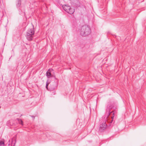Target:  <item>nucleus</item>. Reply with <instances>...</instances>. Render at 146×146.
I'll return each instance as SVG.
<instances>
[{
	"instance_id": "1",
	"label": "nucleus",
	"mask_w": 146,
	"mask_h": 146,
	"mask_svg": "<svg viewBox=\"0 0 146 146\" xmlns=\"http://www.w3.org/2000/svg\"><path fill=\"white\" fill-rule=\"evenodd\" d=\"M80 34L83 36H86L90 34L91 31L90 27L87 26H82L80 29Z\"/></svg>"
},
{
	"instance_id": "2",
	"label": "nucleus",
	"mask_w": 146,
	"mask_h": 146,
	"mask_svg": "<svg viewBox=\"0 0 146 146\" xmlns=\"http://www.w3.org/2000/svg\"><path fill=\"white\" fill-rule=\"evenodd\" d=\"M34 33L33 28L32 29H29L27 30L26 36L28 40L29 41L32 40Z\"/></svg>"
},
{
	"instance_id": "3",
	"label": "nucleus",
	"mask_w": 146,
	"mask_h": 146,
	"mask_svg": "<svg viewBox=\"0 0 146 146\" xmlns=\"http://www.w3.org/2000/svg\"><path fill=\"white\" fill-rule=\"evenodd\" d=\"M62 7L65 11L70 14H72L74 12V10L67 5H63Z\"/></svg>"
},
{
	"instance_id": "4",
	"label": "nucleus",
	"mask_w": 146,
	"mask_h": 146,
	"mask_svg": "<svg viewBox=\"0 0 146 146\" xmlns=\"http://www.w3.org/2000/svg\"><path fill=\"white\" fill-rule=\"evenodd\" d=\"M107 127V124L105 122H104L102 124H101L100 126V129L101 130H104Z\"/></svg>"
},
{
	"instance_id": "5",
	"label": "nucleus",
	"mask_w": 146,
	"mask_h": 146,
	"mask_svg": "<svg viewBox=\"0 0 146 146\" xmlns=\"http://www.w3.org/2000/svg\"><path fill=\"white\" fill-rule=\"evenodd\" d=\"M52 70H53L52 69H49L48 71L46 72V76L48 78H49L50 76L51 75L50 72Z\"/></svg>"
},
{
	"instance_id": "6",
	"label": "nucleus",
	"mask_w": 146,
	"mask_h": 146,
	"mask_svg": "<svg viewBox=\"0 0 146 146\" xmlns=\"http://www.w3.org/2000/svg\"><path fill=\"white\" fill-rule=\"evenodd\" d=\"M11 142H12V143L11 144V145L12 146L13 144V146H14L15 143H16V140L15 139H12L11 140Z\"/></svg>"
},
{
	"instance_id": "7",
	"label": "nucleus",
	"mask_w": 146,
	"mask_h": 146,
	"mask_svg": "<svg viewBox=\"0 0 146 146\" xmlns=\"http://www.w3.org/2000/svg\"><path fill=\"white\" fill-rule=\"evenodd\" d=\"M18 3L17 5V6L19 7L21 5V0H17Z\"/></svg>"
},
{
	"instance_id": "8",
	"label": "nucleus",
	"mask_w": 146,
	"mask_h": 146,
	"mask_svg": "<svg viewBox=\"0 0 146 146\" xmlns=\"http://www.w3.org/2000/svg\"><path fill=\"white\" fill-rule=\"evenodd\" d=\"M0 146H4V143L3 141H0Z\"/></svg>"
},
{
	"instance_id": "9",
	"label": "nucleus",
	"mask_w": 146,
	"mask_h": 146,
	"mask_svg": "<svg viewBox=\"0 0 146 146\" xmlns=\"http://www.w3.org/2000/svg\"><path fill=\"white\" fill-rule=\"evenodd\" d=\"M18 121L19 123L20 124H21L22 125H23V121L21 119H18Z\"/></svg>"
},
{
	"instance_id": "10",
	"label": "nucleus",
	"mask_w": 146,
	"mask_h": 146,
	"mask_svg": "<svg viewBox=\"0 0 146 146\" xmlns=\"http://www.w3.org/2000/svg\"><path fill=\"white\" fill-rule=\"evenodd\" d=\"M50 83L49 82H48V81H47V82H46V88L48 90V86L49 84Z\"/></svg>"
},
{
	"instance_id": "11",
	"label": "nucleus",
	"mask_w": 146,
	"mask_h": 146,
	"mask_svg": "<svg viewBox=\"0 0 146 146\" xmlns=\"http://www.w3.org/2000/svg\"><path fill=\"white\" fill-rule=\"evenodd\" d=\"M107 111H108V113L109 115L110 114V109L109 108L108 106L107 107V109L106 110Z\"/></svg>"
},
{
	"instance_id": "12",
	"label": "nucleus",
	"mask_w": 146,
	"mask_h": 146,
	"mask_svg": "<svg viewBox=\"0 0 146 146\" xmlns=\"http://www.w3.org/2000/svg\"><path fill=\"white\" fill-rule=\"evenodd\" d=\"M113 114L114 115H113V117H114V113H113Z\"/></svg>"
}]
</instances>
